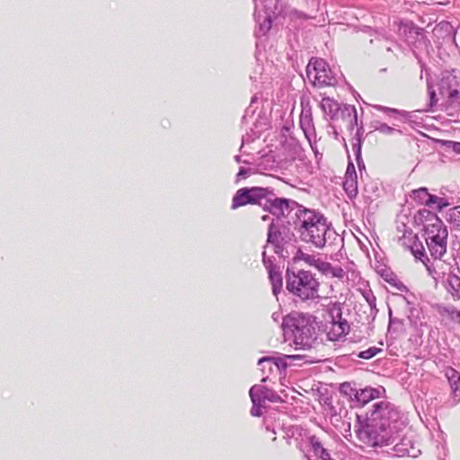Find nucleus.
I'll return each instance as SVG.
<instances>
[{"instance_id":"nucleus-16","label":"nucleus","mask_w":460,"mask_h":460,"mask_svg":"<svg viewBox=\"0 0 460 460\" xmlns=\"http://www.w3.org/2000/svg\"><path fill=\"white\" fill-rule=\"evenodd\" d=\"M446 376L451 387V394L453 397L460 401V373L454 368L447 370Z\"/></svg>"},{"instance_id":"nucleus-12","label":"nucleus","mask_w":460,"mask_h":460,"mask_svg":"<svg viewBox=\"0 0 460 460\" xmlns=\"http://www.w3.org/2000/svg\"><path fill=\"white\" fill-rule=\"evenodd\" d=\"M322 111L331 119H334L338 118L341 106L337 100L334 98L323 95L320 103Z\"/></svg>"},{"instance_id":"nucleus-24","label":"nucleus","mask_w":460,"mask_h":460,"mask_svg":"<svg viewBox=\"0 0 460 460\" xmlns=\"http://www.w3.org/2000/svg\"><path fill=\"white\" fill-rule=\"evenodd\" d=\"M448 220L456 226L460 227V205L449 209Z\"/></svg>"},{"instance_id":"nucleus-11","label":"nucleus","mask_w":460,"mask_h":460,"mask_svg":"<svg viewBox=\"0 0 460 460\" xmlns=\"http://www.w3.org/2000/svg\"><path fill=\"white\" fill-rule=\"evenodd\" d=\"M385 392V390L383 387L374 388L367 386L363 389L358 390L355 401L364 405L372 400L381 397L382 394Z\"/></svg>"},{"instance_id":"nucleus-35","label":"nucleus","mask_w":460,"mask_h":460,"mask_svg":"<svg viewBox=\"0 0 460 460\" xmlns=\"http://www.w3.org/2000/svg\"><path fill=\"white\" fill-rule=\"evenodd\" d=\"M434 96H435V93H434V92H432V93H431V98H433Z\"/></svg>"},{"instance_id":"nucleus-32","label":"nucleus","mask_w":460,"mask_h":460,"mask_svg":"<svg viewBox=\"0 0 460 460\" xmlns=\"http://www.w3.org/2000/svg\"><path fill=\"white\" fill-rule=\"evenodd\" d=\"M386 110L391 112H395V113L397 112V110H395V109H386Z\"/></svg>"},{"instance_id":"nucleus-8","label":"nucleus","mask_w":460,"mask_h":460,"mask_svg":"<svg viewBox=\"0 0 460 460\" xmlns=\"http://www.w3.org/2000/svg\"><path fill=\"white\" fill-rule=\"evenodd\" d=\"M306 73L314 86L322 88L334 85V78L328 64L322 58H312Z\"/></svg>"},{"instance_id":"nucleus-14","label":"nucleus","mask_w":460,"mask_h":460,"mask_svg":"<svg viewBox=\"0 0 460 460\" xmlns=\"http://www.w3.org/2000/svg\"><path fill=\"white\" fill-rule=\"evenodd\" d=\"M411 198L420 205L431 206L440 200L437 196L431 195L428 192L426 188H420L414 190L411 194Z\"/></svg>"},{"instance_id":"nucleus-19","label":"nucleus","mask_w":460,"mask_h":460,"mask_svg":"<svg viewBox=\"0 0 460 460\" xmlns=\"http://www.w3.org/2000/svg\"><path fill=\"white\" fill-rule=\"evenodd\" d=\"M269 279L272 286V292L275 296L280 292L282 288V275L280 270L276 266L269 267Z\"/></svg>"},{"instance_id":"nucleus-25","label":"nucleus","mask_w":460,"mask_h":460,"mask_svg":"<svg viewBox=\"0 0 460 460\" xmlns=\"http://www.w3.org/2000/svg\"><path fill=\"white\" fill-rule=\"evenodd\" d=\"M258 365L261 367V370L264 372L268 369L269 372H272L273 368H278V365L275 364L270 358H262L258 361Z\"/></svg>"},{"instance_id":"nucleus-21","label":"nucleus","mask_w":460,"mask_h":460,"mask_svg":"<svg viewBox=\"0 0 460 460\" xmlns=\"http://www.w3.org/2000/svg\"><path fill=\"white\" fill-rule=\"evenodd\" d=\"M294 261H303L310 266H314L317 269V264L320 263L321 260L317 259L314 255L305 253L303 252H297L294 257Z\"/></svg>"},{"instance_id":"nucleus-29","label":"nucleus","mask_w":460,"mask_h":460,"mask_svg":"<svg viewBox=\"0 0 460 460\" xmlns=\"http://www.w3.org/2000/svg\"><path fill=\"white\" fill-rule=\"evenodd\" d=\"M449 100L454 102L459 99V92L457 90H451L448 93Z\"/></svg>"},{"instance_id":"nucleus-31","label":"nucleus","mask_w":460,"mask_h":460,"mask_svg":"<svg viewBox=\"0 0 460 460\" xmlns=\"http://www.w3.org/2000/svg\"><path fill=\"white\" fill-rule=\"evenodd\" d=\"M245 174V171L244 170H241L238 173V175H244Z\"/></svg>"},{"instance_id":"nucleus-3","label":"nucleus","mask_w":460,"mask_h":460,"mask_svg":"<svg viewBox=\"0 0 460 460\" xmlns=\"http://www.w3.org/2000/svg\"><path fill=\"white\" fill-rule=\"evenodd\" d=\"M284 323L292 332L296 349L311 350L315 347L314 328L310 317L296 313L286 318Z\"/></svg>"},{"instance_id":"nucleus-20","label":"nucleus","mask_w":460,"mask_h":460,"mask_svg":"<svg viewBox=\"0 0 460 460\" xmlns=\"http://www.w3.org/2000/svg\"><path fill=\"white\" fill-rule=\"evenodd\" d=\"M317 269L328 277L341 279L344 275V271L341 267H333L331 263L323 261L317 264Z\"/></svg>"},{"instance_id":"nucleus-34","label":"nucleus","mask_w":460,"mask_h":460,"mask_svg":"<svg viewBox=\"0 0 460 460\" xmlns=\"http://www.w3.org/2000/svg\"><path fill=\"white\" fill-rule=\"evenodd\" d=\"M444 207V205L438 204V208L441 209Z\"/></svg>"},{"instance_id":"nucleus-30","label":"nucleus","mask_w":460,"mask_h":460,"mask_svg":"<svg viewBox=\"0 0 460 460\" xmlns=\"http://www.w3.org/2000/svg\"><path fill=\"white\" fill-rule=\"evenodd\" d=\"M305 357H306V355H301V354L291 356V358H305Z\"/></svg>"},{"instance_id":"nucleus-13","label":"nucleus","mask_w":460,"mask_h":460,"mask_svg":"<svg viewBox=\"0 0 460 460\" xmlns=\"http://www.w3.org/2000/svg\"><path fill=\"white\" fill-rule=\"evenodd\" d=\"M290 200L285 198H275L267 201V206L271 214L278 217L284 216L290 208Z\"/></svg>"},{"instance_id":"nucleus-26","label":"nucleus","mask_w":460,"mask_h":460,"mask_svg":"<svg viewBox=\"0 0 460 460\" xmlns=\"http://www.w3.org/2000/svg\"><path fill=\"white\" fill-rule=\"evenodd\" d=\"M268 242L273 243H279V232L273 226H270L269 228Z\"/></svg>"},{"instance_id":"nucleus-17","label":"nucleus","mask_w":460,"mask_h":460,"mask_svg":"<svg viewBox=\"0 0 460 460\" xmlns=\"http://www.w3.org/2000/svg\"><path fill=\"white\" fill-rule=\"evenodd\" d=\"M437 312L444 319L450 320L456 323L460 324V310L452 305H438L436 306Z\"/></svg>"},{"instance_id":"nucleus-23","label":"nucleus","mask_w":460,"mask_h":460,"mask_svg":"<svg viewBox=\"0 0 460 460\" xmlns=\"http://www.w3.org/2000/svg\"><path fill=\"white\" fill-rule=\"evenodd\" d=\"M380 276L385 281L392 285L393 287H398L399 279L392 271L389 270H382L379 271Z\"/></svg>"},{"instance_id":"nucleus-6","label":"nucleus","mask_w":460,"mask_h":460,"mask_svg":"<svg viewBox=\"0 0 460 460\" xmlns=\"http://www.w3.org/2000/svg\"><path fill=\"white\" fill-rule=\"evenodd\" d=\"M376 411L382 415V418L376 423L378 429L391 434V437L394 439L399 438V433L404 427L399 411L388 402H380L374 404L371 412Z\"/></svg>"},{"instance_id":"nucleus-27","label":"nucleus","mask_w":460,"mask_h":460,"mask_svg":"<svg viewBox=\"0 0 460 460\" xmlns=\"http://www.w3.org/2000/svg\"><path fill=\"white\" fill-rule=\"evenodd\" d=\"M378 349L376 348H370L365 351L359 353L361 358L369 359L376 355Z\"/></svg>"},{"instance_id":"nucleus-15","label":"nucleus","mask_w":460,"mask_h":460,"mask_svg":"<svg viewBox=\"0 0 460 460\" xmlns=\"http://www.w3.org/2000/svg\"><path fill=\"white\" fill-rule=\"evenodd\" d=\"M411 252L416 259L420 260L426 266L429 274L435 277L436 271L432 264H429V259L428 258L424 246L421 243H414L411 246Z\"/></svg>"},{"instance_id":"nucleus-7","label":"nucleus","mask_w":460,"mask_h":460,"mask_svg":"<svg viewBox=\"0 0 460 460\" xmlns=\"http://www.w3.org/2000/svg\"><path fill=\"white\" fill-rule=\"evenodd\" d=\"M327 337L330 341H339L349 332L348 321L342 318L341 304L333 303L329 305V320L326 321Z\"/></svg>"},{"instance_id":"nucleus-22","label":"nucleus","mask_w":460,"mask_h":460,"mask_svg":"<svg viewBox=\"0 0 460 460\" xmlns=\"http://www.w3.org/2000/svg\"><path fill=\"white\" fill-rule=\"evenodd\" d=\"M339 391L344 396L356 399L358 390L349 382L341 384Z\"/></svg>"},{"instance_id":"nucleus-2","label":"nucleus","mask_w":460,"mask_h":460,"mask_svg":"<svg viewBox=\"0 0 460 460\" xmlns=\"http://www.w3.org/2000/svg\"><path fill=\"white\" fill-rule=\"evenodd\" d=\"M298 218L301 239L317 248H323L330 231L326 217L319 212L305 208L300 211Z\"/></svg>"},{"instance_id":"nucleus-28","label":"nucleus","mask_w":460,"mask_h":460,"mask_svg":"<svg viewBox=\"0 0 460 460\" xmlns=\"http://www.w3.org/2000/svg\"><path fill=\"white\" fill-rule=\"evenodd\" d=\"M313 447L316 456H319L320 458H324L323 455L326 454V450L322 447L320 443H314Z\"/></svg>"},{"instance_id":"nucleus-1","label":"nucleus","mask_w":460,"mask_h":460,"mask_svg":"<svg viewBox=\"0 0 460 460\" xmlns=\"http://www.w3.org/2000/svg\"><path fill=\"white\" fill-rule=\"evenodd\" d=\"M413 226L420 229L431 257L441 260L447 249L448 231L439 217L430 210L422 208L413 216Z\"/></svg>"},{"instance_id":"nucleus-5","label":"nucleus","mask_w":460,"mask_h":460,"mask_svg":"<svg viewBox=\"0 0 460 460\" xmlns=\"http://www.w3.org/2000/svg\"><path fill=\"white\" fill-rule=\"evenodd\" d=\"M382 415L379 412H370L364 424L357 430V437L366 447L388 445L394 442L391 434L378 429L376 425Z\"/></svg>"},{"instance_id":"nucleus-33","label":"nucleus","mask_w":460,"mask_h":460,"mask_svg":"<svg viewBox=\"0 0 460 460\" xmlns=\"http://www.w3.org/2000/svg\"><path fill=\"white\" fill-rule=\"evenodd\" d=\"M250 395L252 397V389L250 390ZM253 400V398H252Z\"/></svg>"},{"instance_id":"nucleus-10","label":"nucleus","mask_w":460,"mask_h":460,"mask_svg":"<svg viewBox=\"0 0 460 460\" xmlns=\"http://www.w3.org/2000/svg\"><path fill=\"white\" fill-rule=\"evenodd\" d=\"M343 189L349 198L358 194V176L353 164H349L343 181Z\"/></svg>"},{"instance_id":"nucleus-4","label":"nucleus","mask_w":460,"mask_h":460,"mask_svg":"<svg viewBox=\"0 0 460 460\" xmlns=\"http://www.w3.org/2000/svg\"><path fill=\"white\" fill-rule=\"evenodd\" d=\"M320 283L310 271L287 272V288L302 300L319 297Z\"/></svg>"},{"instance_id":"nucleus-18","label":"nucleus","mask_w":460,"mask_h":460,"mask_svg":"<svg viewBox=\"0 0 460 460\" xmlns=\"http://www.w3.org/2000/svg\"><path fill=\"white\" fill-rule=\"evenodd\" d=\"M446 288L455 301L460 300V277L456 274H449L447 279Z\"/></svg>"},{"instance_id":"nucleus-9","label":"nucleus","mask_w":460,"mask_h":460,"mask_svg":"<svg viewBox=\"0 0 460 460\" xmlns=\"http://www.w3.org/2000/svg\"><path fill=\"white\" fill-rule=\"evenodd\" d=\"M270 190L267 188L252 187L239 189L232 199V209H236L247 204H259L262 199H265Z\"/></svg>"}]
</instances>
